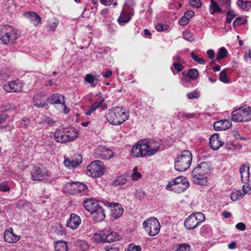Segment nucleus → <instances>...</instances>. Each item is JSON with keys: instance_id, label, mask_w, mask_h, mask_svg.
Here are the masks:
<instances>
[{"instance_id": "f257e3e1", "label": "nucleus", "mask_w": 251, "mask_h": 251, "mask_svg": "<svg viewBox=\"0 0 251 251\" xmlns=\"http://www.w3.org/2000/svg\"><path fill=\"white\" fill-rule=\"evenodd\" d=\"M210 173V167L207 162L198 164L193 170L191 176L193 182L197 184L205 185L207 182V177Z\"/></svg>"}, {"instance_id": "f03ea898", "label": "nucleus", "mask_w": 251, "mask_h": 251, "mask_svg": "<svg viewBox=\"0 0 251 251\" xmlns=\"http://www.w3.org/2000/svg\"><path fill=\"white\" fill-rule=\"evenodd\" d=\"M128 115L123 107H117L109 110L106 115V120L113 125H119L127 120Z\"/></svg>"}, {"instance_id": "7ed1b4c3", "label": "nucleus", "mask_w": 251, "mask_h": 251, "mask_svg": "<svg viewBox=\"0 0 251 251\" xmlns=\"http://www.w3.org/2000/svg\"><path fill=\"white\" fill-rule=\"evenodd\" d=\"M192 155L191 152L188 150H185L181 152L175 160V168L179 172H183L188 170L191 164Z\"/></svg>"}, {"instance_id": "20e7f679", "label": "nucleus", "mask_w": 251, "mask_h": 251, "mask_svg": "<svg viewBox=\"0 0 251 251\" xmlns=\"http://www.w3.org/2000/svg\"><path fill=\"white\" fill-rule=\"evenodd\" d=\"M78 137V132L73 128L60 129L55 132L54 138L58 143H65L75 140Z\"/></svg>"}, {"instance_id": "39448f33", "label": "nucleus", "mask_w": 251, "mask_h": 251, "mask_svg": "<svg viewBox=\"0 0 251 251\" xmlns=\"http://www.w3.org/2000/svg\"><path fill=\"white\" fill-rule=\"evenodd\" d=\"M233 121L247 122L251 120V107H241L233 111L231 114Z\"/></svg>"}, {"instance_id": "423d86ee", "label": "nucleus", "mask_w": 251, "mask_h": 251, "mask_svg": "<svg viewBox=\"0 0 251 251\" xmlns=\"http://www.w3.org/2000/svg\"><path fill=\"white\" fill-rule=\"evenodd\" d=\"M17 38V31L12 26L7 25L0 30V39L4 44L13 43Z\"/></svg>"}, {"instance_id": "0eeeda50", "label": "nucleus", "mask_w": 251, "mask_h": 251, "mask_svg": "<svg viewBox=\"0 0 251 251\" xmlns=\"http://www.w3.org/2000/svg\"><path fill=\"white\" fill-rule=\"evenodd\" d=\"M204 220L205 216L202 213H193L185 219L184 226L188 229H193Z\"/></svg>"}, {"instance_id": "6e6552de", "label": "nucleus", "mask_w": 251, "mask_h": 251, "mask_svg": "<svg viewBox=\"0 0 251 251\" xmlns=\"http://www.w3.org/2000/svg\"><path fill=\"white\" fill-rule=\"evenodd\" d=\"M143 226L146 231L151 236L157 235L160 228V225L158 220L154 218H151L143 222Z\"/></svg>"}, {"instance_id": "1a4fd4ad", "label": "nucleus", "mask_w": 251, "mask_h": 251, "mask_svg": "<svg viewBox=\"0 0 251 251\" xmlns=\"http://www.w3.org/2000/svg\"><path fill=\"white\" fill-rule=\"evenodd\" d=\"M31 179L34 181H44L49 179V171L43 165L35 166L31 171Z\"/></svg>"}, {"instance_id": "9d476101", "label": "nucleus", "mask_w": 251, "mask_h": 251, "mask_svg": "<svg viewBox=\"0 0 251 251\" xmlns=\"http://www.w3.org/2000/svg\"><path fill=\"white\" fill-rule=\"evenodd\" d=\"M105 167L100 160L93 161L88 166V172L94 178L100 177L104 173Z\"/></svg>"}, {"instance_id": "9b49d317", "label": "nucleus", "mask_w": 251, "mask_h": 251, "mask_svg": "<svg viewBox=\"0 0 251 251\" xmlns=\"http://www.w3.org/2000/svg\"><path fill=\"white\" fill-rule=\"evenodd\" d=\"M145 146H147L145 148L147 156H151L156 153L161 147V144L153 140H143Z\"/></svg>"}, {"instance_id": "f8f14e48", "label": "nucleus", "mask_w": 251, "mask_h": 251, "mask_svg": "<svg viewBox=\"0 0 251 251\" xmlns=\"http://www.w3.org/2000/svg\"><path fill=\"white\" fill-rule=\"evenodd\" d=\"M146 147L147 146H145L143 140L138 141L131 149V154L136 157L147 156L145 153L147 152L145 149Z\"/></svg>"}, {"instance_id": "ddd939ff", "label": "nucleus", "mask_w": 251, "mask_h": 251, "mask_svg": "<svg viewBox=\"0 0 251 251\" xmlns=\"http://www.w3.org/2000/svg\"><path fill=\"white\" fill-rule=\"evenodd\" d=\"M224 144L220 138L219 134H213L209 138V145L212 149L216 150L219 149Z\"/></svg>"}, {"instance_id": "4468645a", "label": "nucleus", "mask_w": 251, "mask_h": 251, "mask_svg": "<svg viewBox=\"0 0 251 251\" xmlns=\"http://www.w3.org/2000/svg\"><path fill=\"white\" fill-rule=\"evenodd\" d=\"M81 223L80 217L77 215L72 213L67 222V226L73 229L77 228Z\"/></svg>"}, {"instance_id": "2eb2a0df", "label": "nucleus", "mask_w": 251, "mask_h": 251, "mask_svg": "<svg viewBox=\"0 0 251 251\" xmlns=\"http://www.w3.org/2000/svg\"><path fill=\"white\" fill-rule=\"evenodd\" d=\"M4 238L5 242L13 243L19 241L20 238L13 233L12 228H10L5 231Z\"/></svg>"}, {"instance_id": "dca6fc26", "label": "nucleus", "mask_w": 251, "mask_h": 251, "mask_svg": "<svg viewBox=\"0 0 251 251\" xmlns=\"http://www.w3.org/2000/svg\"><path fill=\"white\" fill-rule=\"evenodd\" d=\"M3 89L7 92H20L22 91V84L16 81H11L7 85L3 86Z\"/></svg>"}, {"instance_id": "f3484780", "label": "nucleus", "mask_w": 251, "mask_h": 251, "mask_svg": "<svg viewBox=\"0 0 251 251\" xmlns=\"http://www.w3.org/2000/svg\"><path fill=\"white\" fill-rule=\"evenodd\" d=\"M98 151L100 153L98 154L99 157L102 159H109L113 156V152L110 149L100 146L98 149Z\"/></svg>"}, {"instance_id": "a211bd4d", "label": "nucleus", "mask_w": 251, "mask_h": 251, "mask_svg": "<svg viewBox=\"0 0 251 251\" xmlns=\"http://www.w3.org/2000/svg\"><path fill=\"white\" fill-rule=\"evenodd\" d=\"M231 126V124L228 120H221L214 123V128L216 130H225Z\"/></svg>"}, {"instance_id": "6ab92c4d", "label": "nucleus", "mask_w": 251, "mask_h": 251, "mask_svg": "<svg viewBox=\"0 0 251 251\" xmlns=\"http://www.w3.org/2000/svg\"><path fill=\"white\" fill-rule=\"evenodd\" d=\"M82 162V157L80 155H77L75 159H66L64 161L65 166L68 168L71 169L76 167Z\"/></svg>"}, {"instance_id": "aec40b11", "label": "nucleus", "mask_w": 251, "mask_h": 251, "mask_svg": "<svg viewBox=\"0 0 251 251\" xmlns=\"http://www.w3.org/2000/svg\"><path fill=\"white\" fill-rule=\"evenodd\" d=\"M24 15L30 20L31 22L35 26L38 25L41 22V18L34 12H26L24 14Z\"/></svg>"}, {"instance_id": "412c9836", "label": "nucleus", "mask_w": 251, "mask_h": 251, "mask_svg": "<svg viewBox=\"0 0 251 251\" xmlns=\"http://www.w3.org/2000/svg\"><path fill=\"white\" fill-rule=\"evenodd\" d=\"M182 75L183 76L182 80L187 82L189 81L188 77L192 80L197 79L199 75V72L196 69H191L187 74L185 72H182Z\"/></svg>"}, {"instance_id": "4be33fe9", "label": "nucleus", "mask_w": 251, "mask_h": 251, "mask_svg": "<svg viewBox=\"0 0 251 251\" xmlns=\"http://www.w3.org/2000/svg\"><path fill=\"white\" fill-rule=\"evenodd\" d=\"M83 206L87 211L91 214L94 212L97 207L99 206V205L93 200L87 199L84 201Z\"/></svg>"}, {"instance_id": "5701e85b", "label": "nucleus", "mask_w": 251, "mask_h": 251, "mask_svg": "<svg viewBox=\"0 0 251 251\" xmlns=\"http://www.w3.org/2000/svg\"><path fill=\"white\" fill-rule=\"evenodd\" d=\"M91 214L93 215V216L96 222L102 221L105 217L104 211L100 205L97 207L94 212Z\"/></svg>"}, {"instance_id": "b1692460", "label": "nucleus", "mask_w": 251, "mask_h": 251, "mask_svg": "<svg viewBox=\"0 0 251 251\" xmlns=\"http://www.w3.org/2000/svg\"><path fill=\"white\" fill-rule=\"evenodd\" d=\"M132 15L133 14L131 12H128L126 11H122L118 19V22L120 25H123L130 20L131 17Z\"/></svg>"}, {"instance_id": "393cba45", "label": "nucleus", "mask_w": 251, "mask_h": 251, "mask_svg": "<svg viewBox=\"0 0 251 251\" xmlns=\"http://www.w3.org/2000/svg\"><path fill=\"white\" fill-rule=\"evenodd\" d=\"M111 206L112 207L111 214L113 217L117 218L122 215L123 213V209L121 204L113 203Z\"/></svg>"}, {"instance_id": "a878e982", "label": "nucleus", "mask_w": 251, "mask_h": 251, "mask_svg": "<svg viewBox=\"0 0 251 251\" xmlns=\"http://www.w3.org/2000/svg\"><path fill=\"white\" fill-rule=\"evenodd\" d=\"M64 96L59 93L53 94L50 99V103L51 104H64Z\"/></svg>"}, {"instance_id": "bb28decb", "label": "nucleus", "mask_w": 251, "mask_h": 251, "mask_svg": "<svg viewBox=\"0 0 251 251\" xmlns=\"http://www.w3.org/2000/svg\"><path fill=\"white\" fill-rule=\"evenodd\" d=\"M43 95L39 94L36 95L33 98L34 105L38 108H42L48 105L47 102H44L42 100L43 99Z\"/></svg>"}, {"instance_id": "cd10ccee", "label": "nucleus", "mask_w": 251, "mask_h": 251, "mask_svg": "<svg viewBox=\"0 0 251 251\" xmlns=\"http://www.w3.org/2000/svg\"><path fill=\"white\" fill-rule=\"evenodd\" d=\"M189 187V183L183 182L179 184L172 185L170 190H174L177 193H181L186 190Z\"/></svg>"}, {"instance_id": "c85d7f7f", "label": "nucleus", "mask_w": 251, "mask_h": 251, "mask_svg": "<svg viewBox=\"0 0 251 251\" xmlns=\"http://www.w3.org/2000/svg\"><path fill=\"white\" fill-rule=\"evenodd\" d=\"M119 235L117 232H111L105 233V242L108 243H112L119 240Z\"/></svg>"}, {"instance_id": "c756f323", "label": "nucleus", "mask_w": 251, "mask_h": 251, "mask_svg": "<svg viewBox=\"0 0 251 251\" xmlns=\"http://www.w3.org/2000/svg\"><path fill=\"white\" fill-rule=\"evenodd\" d=\"M183 182L189 183L186 177L180 176L171 181L167 185L166 189L167 190H169L170 188H171L172 185L179 184L180 183H182Z\"/></svg>"}, {"instance_id": "7c9ffc66", "label": "nucleus", "mask_w": 251, "mask_h": 251, "mask_svg": "<svg viewBox=\"0 0 251 251\" xmlns=\"http://www.w3.org/2000/svg\"><path fill=\"white\" fill-rule=\"evenodd\" d=\"M209 11L211 14H214L216 13H222L223 12L218 2L214 0H210Z\"/></svg>"}, {"instance_id": "2f4dec72", "label": "nucleus", "mask_w": 251, "mask_h": 251, "mask_svg": "<svg viewBox=\"0 0 251 251\" xmlns=\"http://www.w3.org/2000/svg\"><path fill=\"white\" fill-rule=\"evenodd\" d=\"M54 249L55 251H67L68 247L65 241H57L55 243Z\"/></svg>"}, {"instance_id": "473e14b6", "label": "nucleus", "mask_w": 251, "mask_h": 251, "mask_svg": "<svg viewBox=\"0 0 251 251\" xmlns=\"http://www.w3.org/2000/svg\"><path fill=\"white\" fill-rule=\"evenodd\" d=\"M87 189L88 187L86 185L81 182H76V188L74 194H77L80 193L85 194L87 191Z\"/></svg>"}, {"instance_id": "72a5a7b5", "label": "nucleus", "mask_w": 251, "mask_h": 251, "mask_svg": "<svg viewBox=\"0 0 251 251\" xmlns=\"http://www.w3.org/2000/svg\"><path fill=\"white\" fill-rule=\"evenodd\" d=\"M228 52L225 47H221L217 53L216 60H219L224 58L227 56Z\"/></svg>"}, {"instance_id": "f704fd0d", "label": "nucleus", "mask_w": 251, "mask_h": 251, "mask_svg": "<svg viewBox=\"0 0 251 251\" xmlns=\"http://www.w3.org/2000/svg\"><path fill=\"white\" fill-rule=\"evenodd\" d=\"M76 182H72L66 184L64 188L66 189L70 194H74L76 188Z\"/></svg>"}, {"instance_id": "c9c22d12", "label": "nucleus", "mask_w": 251, "mask_h": 251, "mask_svg": "<svg viewBox=\"0 0 251 251\" xmlns=\"http://www.w3.org/2000/svg\"><path fill=\"white\" fill-rule=\"evenodd\" d=\"M105 233L102 234L96 233L94 234L93 239L97 242H105Z\"/></svg>"}, {"instance_id": "e433bc0d", "label": "nucleus", "mask_w": 251, "mask_h": 251, "mask_svg": "<svg viewBox=\"0 0 251 251\" xmlns=\"http://www.w3.org/2000/svg\"><path fill=\"white\" fill-rule=\"evenodd\" d=\"M183 37L185 40L189 42H192L195 40L193 33L189 30L183 32Z\"/></svg>"}, {"instance_id": "4c0bfd02", "label": "nucleus", "mask_w": 251, "mask_h": 251, "mask_svg": "<svg viewBox=\"0 0 251 251\" xmlns=\"http://www.w3.org/2000/svg\"><path fill=\"white\" fill-rule=\"evenodd\" d=\"M219 79L220 81L225 83L229 82V80L227 77L226 71L225 70H223L220 73Z\"/></svg>"}, {"instance_id": "58836bf2", "label": "nucleus", "mask_w": 251, "mask_h": 251, "mask_svg": "<svg viewBox=\"0 0 251 251\" xmlns=\"http://www.w3.org/2000/svg\"><path fill=\"white\" fill-rule=\"evenodd\" d=\"M30 203L25 200H20L17 204V207L19 208L26 209V207H29Z\"/></svg>"}, {"instance_id": "ea45409f", "label": "nucleus", "mask_w": 251, "mask_h": 251, "mask_svg": "<svg viewBox=\"0 0 251 251\" xmlns=\"http://www.w3.org/2000/svg\"><path fill=\"white\" fill-rule=\"evenodd\" d=\"M104 101V98H102L100 99V101H97L95 102L93 104H92L90 107V109L93 111L94 112L98 108H99L100 105L103 103Z\"/></svg>"}, {"instance_id": "a19ab883", "label": "nucleus", "mask_w": 251, "mask_h": 251, "mask_svg": "<svg viewBox=\"0 0 251 251\" xmlns=\"http://www.w3.org/2000/svg\"><path fill=\"white\" fill-rule=\"evenodd\" d=\"M246 20L241 17H239L235 19L233 23V26L234 27H237L242 24H244L246 22Z\"/></svg>"}, {"instance_id": "79ce46f5", "label": "nucleus", "mask_w": 251, "mask_h": 251, "mask_svg": "<svg viewBox=\"0 0 251 251\" xmlns=\"http://www.w3.org/2000/svg\"><path fill=\"white\" fill-rule=\"evenodd\" d=\"M191 246L189 244H181L176 251H191Z\"/></svg>"}, {"instance_id": "37998d69", "label": "nucleus", "mask_w": 251, "mask_h": 251, "mask_svg": "<svg viewBox=\"0 0 251 251\" xmlns=\"http://www.w3.org/2000/svg\"><path fill=\"white\" fill-rule=\"evenodd\" d=\"M236 16L234 14V11L231 9H229L226 13V22L227 23H230L232 20Z\"/></svg>"}, {"instance_id": "c03bdc74", "label": "nucleus", "mask_w": 251, "mask_h": 251, "mask_svg": "<svg viewBox=\"0 0 251 251\" xmlns=\"http://www.w3.org/2000/svg\"><path fill=\"white\" fill-rule=\"evenodd\" d=\"M126 179L123 176L118 177L116 180L113 181V185L114 186H119L125 184Z\"/></svg>"}, {"instance_id": "a18cd8bd", "label": "nucleus", "mask_w": 251, "mask_h": 251, "mask_svg": "<svg viewBox=\"0 0 251 251\" xmlns=\"http://www.w3.org/2000/svg\"><path fill=\"white\" fill-rule=\"evenodd\" d=\"M169 28V25H167L157 24L155 25V29L159 32H162L167 30Z\"/></svg>"}, {"instance_id": "49530a36", "label": "nucleus", "mask_w": 251, "mask_h": 251, "mask_svg": "<svg viewBox=\"0 0 251 251\" xmlns=\"http://www.w3.org/2000/svg\"><path fill=\"white\" fill-rule=\"evenodd\" d=\"M218 1L222 7L227 8L230 7L231 0H218Z\"/></svg>"}, {"instance_id": "de8ad7c7", "label": "nucleus", "mask_w": 251, "mask_h": 251, "mask_svg": "<svg viewBox=\"0 0 251 251\" xmlns=\"http://www.w3.org/2000/svg\"><path fill=\"white\" fill-rule=\"evenodd\" d=\"M189 4L192 7L199 8L201 6V0H190Z\"/></svg>"}, {"instance_id": "09e8293b", "label": "nucleus", "mask_w": 251, "mask_h": 251, "mask_svg": "<svg viewBox=\"0 0 251 251\" xmlns=\"http://www.w3.org/2000/svg\"><path fill=\"white\" fill-rule=\"evenodd\" d=\"M85 80L89 83L93 84L95 80H98V78L91 74H87L85 75Z\"/></svg>"}, {"instance_id": "8fccbe9b", "label": "nucleus", "mask_w": 251, "mask_h": 251, "mask_svg": "<svg viewBox=\"0 0 251 251\" xmlns=\"http://www.w3.org/2000/svg\"><path fill=\"white\" fill-rule=\"evenodd\" d=\"M126 251H141V248L140 246H135L134 244H131L128 245Z\"/></svg>"}, {"instance_id": "3c124183", "label": "nucleus", "mask_w": 251, "mask_h": 251, "mask_svg": "<svg viewBox=\"0 0 251 251\" xmlns=\"http://www.w3.org/2000/svg\"><path fill=\"white\" fill-rule=\"evenodd\" d=\"M10 190V187L6 182H2L0 183V191L2 192H8Z\"/></svg>"}, {"instance_id": "603ef678", "label": "nucleus", "mask_w": 251, "mask_h": 251, "mask_svg": "<svg viewBox=\"0 0 251 251\" xmlns=\"http://www.w3.org/2000/svg\"><path fill=\"white\" fill-rule=\"evenodd\" d=\"M178 114L181 116V118L185 117L187 119H192L195 117L194 113H186L184 112H178Z\"/></svg>"}, {"instance_id": "864d4df0", "label": "nucleus", "mask_w": 251, "mask_h": 251, "mask_svg": "<svg viewBox=\"0 0 251 251\" xmlns=\"http://www.w3.org/2000/svg\"><path fill=\"white\" fill-rule=\"evenodd\" d=\"M146 194L141 190H137L135 193V197L139 200H143L146 197Z\"/></svg>"}, {"instance_id": "5fc2aeb1", "label": "nucleus", "mask_w": 251, "mask_h": 251, "mask_svg": "<svg viewBox=\"0 0 251 251\" xmlns=\"http://www.w3.org/2000/svg\"><path fill=\"white\" fill-rule=\"evenodd\" d=\"M250 166L246 165V164H243L240 169V173L241 175H243V174L249 172Z\"/></svg>"}, {"instance_id": "6e6d98bb", "label": "nucleus", "mask_w": 251, "mask_h": 251, "mask_svg": "<svg viewBox=\"0 0 251 251\" xmlns=\"http://www.w3.org/2000/svg\"><path fill=\"white\" fill-rule=\"evenodd\" d=\"M200 95L198 92H191L187 94V97L189 99L199 98Z\"/></svg>"}, {"instance_id": "4d7b16f0", "label": "nucleus", "mask_w": 251, "mask_h": 251, "mask_svg": "<svg viewBox=\"0 0 251 251\" xmlns=\"http://www.w3.org/2000/svg\"><path fill=\"white\" fill-rule=\"evenodd\" d=\"M241 176V180L243 183H247L249 180L250 177V172L245 173V174H243V175Z\"/></svg>"}, {"instance_id": "13d9d810", "label": "nucleus", "mask_w": 251, "mask_h": 251, "mask_svg": "<svg viewBox=\"0 0 251 251\" xmlns=\"http://www.w3.org/2000/svg\"><path fill=\"white\" fill-rule=\"evenodd\" d=\"M189 22V20H188V18H186L183 16L179 20V24L180 25L184 26L187 25L188 24Z\"/></svg>"}, {"instance_id": "bf43d9fd", "label": "nucleus", "mask_w": 251, "mask_h": 251, "mask_svg": "<svg viewBox=\"0 0 251 251\" xmlns=\"http://www.w3.org/2000/svg\"><path fill=\"white\" fill-rule=\"evenodd\" d=\"M251 8V2L250 1H245L242 5V10L244 11H248Z\"/></svg>"}, {"instance_id": "052dcab7", "label": "nucleus", "mask_w": 251, "mask_h": 251, "mask_svg": "<svg viewBox=\"0 0 251 251\" xmlns=\"http://www.w3.org/2000/svg\"><path fill=\"white\" fill-rule=\"evenodd\" d=\"M194 12L193 10H190L185 12L183 16L186 18H187L188 20H189L190 19L194 16Z\"/></svg>"}, {"instance_id": "680f3d73", "label": "nucleus", "mask_w": 251, "mask_h": 251, "mask_svg": "<svg viewBox=\"0 0 251 251\" xmlns=\"http://www.w3.org/2000/svg\"><path fill=\"white\" fill-rule=\"evenodd\" d=\"M173 66H174L175 69L178 72L181 71L184 68L183 66L180 63H177L174 62L173 64Z\"/></svg>"}, {"instance_id": "e2e57ef3", "label": "nucleus", "mask_w": 251, "mask_h": 251, "mask_svg": "<svg viewBox=\"0 0 251 251\" xmlns=\"http://www.w3.org/2000/svg\"><path fill=\"white\" fill-rule=\"evenodd\" d=\"M30 120L26 118H24L21 122V126L22 127H25L29 125Z\"/></svg>"}, {"instance_id": "0e129e2a", "label": "nucleus", "mask_w": 251, "mask_h": 251, "mask_svg": "<svg viewBox=\"0 0 251 251\" xmlns=\"http://www.w3.org/2000/svg\"><path fill=\"white\" fill-rule=\"evenodd\" d=\"M8 116L6 114H2L0 115V127L2 126V125L5 123Z\"/></svg>"}, {"instance_id": "69168bd1", "label": "nucleus", "mask_w": 251, "mask_h": 251, "mask_svg": "<svg viewBox=\"0 0 251 251\" xmlns=\"http://www.w3.org/2000/svg\"><path fill=\"white\" fill-rule=\"evenodd\" d=\"M236 227L240 230L244 231L246 228V225L243 223H239L236 225Z\"/></svg>"}, {"instance_id": "338daca9", "label": "nucleus", "mask_w": 251, "mask_h": 251, "mask_svg": "<svg viewBox=\"0 0 251 251\" xmlns=\"http://www.w3.org/2000/svg\"><path fill=\"white\" fill-rule=\"evenodd\" d=\"M207 54L211 59H213L215 55V52L212 50H208L207 51Z\"/></svg>"}, {"instance_id": "774afa93", "label": "nucleus", "mask_w": 251, "mask_h": 251, "mask_svg": "<svg viewBox=\"0 0 251 251\" xmlns=\"http://www.w3.org/2000/svg\"><path fill=\"white\" fill-rule=\"evenodd\" d=\"M106 251H119V249L117 247H112L110 246H106L104 248Z\"/></svg>"}]
</instances>
